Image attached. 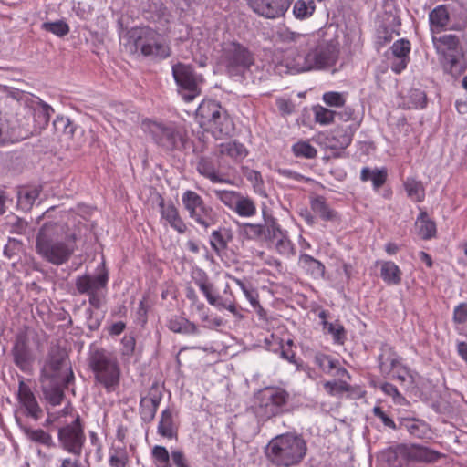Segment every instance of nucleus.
Wrapping results in <instances>:
<instances>
[{
	"label": "nucleus",
	"instance_id": "47",
	"mask_svg": "<svg viewBox=\"0 0 467 467\" xmlns=\"http://www.w3.org/2000/svg\"><path fill=\"white\" fill-rule=\"evenodd\" d=\"M129 462V456L125 448L114 447L109 451L110 467H126Z\"/></svg>",
	"mask_w": 467,
	"mask_h": 467
},
{
	"label": "nucleus",
	"instance_id": "44",
	"mask_svg": "<svg viewBox=\"0 0 467 467\" xmlns=\"http://www.w3.org/2000/svg\"><path fill=\"white\" fill-rule=\"evenodd\" d=\"M234 212L241 217H252L256 213V206L251 198L241 194Z\"/></svg>",
	"mask_w": 467,
	"mask_h": 467
},
{
	"label": "nucleus",
	"instance_id": "4",
	"mask_svg": "<svg viewBox=\"0 0 467 467\" xmlns=\"http://www.w3.org/2000/svg\"><path fill=\"white\" fill-rule=\"evenodd\" d=\"M88 367L95 383L107 392H114L119 386L121 369L117 356L103 348L93 350L88 357Z\"/></svg>",
	"mask_w": 467,
	"mask_h": 467
},
{
	"label": "nucleus",
	"instance_id": "52",
	"mask_svg": "<svg viewBox=\"0 0 467 467\" xmlns=\"http://www.w3.org/2000/svg\"><path fill=\"white\" fill-rule=\"evenodd\" d=\"M293 152L296 157L311 159L316 157L317 150L306 141H300L293 146Z\"/></svg>",
	"mask_w": 467,
	"mask_h": 467
},
{
	"label": "nucleus",
	"instance_id": "27",
	"mask_svg": "<svg viewBox=\"0 0 467 467\" xmlns=\"http://www.w3.org/2000/svg\"><path fill=\"white\" fill-rule=\"evenodd\" d=\"M218 151L221 156H227L237 162L243 161L248 154L244 145L236 140L221 143Z\"/></svg>",
	"mask_w": 467,
	"mask_h": 467
},
{
	"label": "nucleus",
	"instance_id": "9",
	"mask_svg": "<svg viewBox=\"0 0 467 467\" xmlns=\"http://www.w3.org/2000/svg\"><path fill=\"white\" fill-rule=\"evenodd\" d=\"M289 400V394L280 388H265L259 394L257 415L262 420H268L284 411Z\"/></svg>",
	"mask_w": 467,
	"mask_h": 467
},
{
	"label": "nucleus",
	"instance_id": "43",
	"mask_svg": "<svg viewBox=\"0 0 467 467\" xmlns=\"http://www.w3.org/2000/svg\"><path fill=\"white\" fill-rule=\"evenodd\" d=\"M53 112L54 109L48 104L41 101L39 106L35 109L34 119L36 128L39 130L46 128Z\"/></svg>",
	"mask_w": 467,
	"mask_h": 467
},
{
	"label": "nucleus",
	"instance_id": "29",
	"mask_svg": "<svg viewBox=\"0 0 467 467\" xmlns=\"http://www.w3.org/2000/svg\"><path fill=\"white\" fill-rule=\"evenodd\" d=\"M299 265L315 279L324 277L325 265L311 255L301 254L299 256Z\"/></svg>",
	"mask_w": 467,
	"mask_h": 467
},
{
	"label": "nucleus",
	"instance_id": "56",
	"mask_svg": "<svg viewBox=\"0 0 467 467\" xmlns=\"http://www.w3.org/2000/svg\"><path fill=\"white\" fill-rule=\"evenodd\" d=\"M275 240V248L281 254L290 256L295 254L294 246L285 234H281L279 238Z\"/></svg>",
	"mask_w": 467,
	"mask_h": 467
},
{
	"label": "nucleus",
	"instance_id": "1",
	"mask_svg": "<svg viewBox=\"0 0 467 467\" xmlns=\"http://www.w3.org/2000/svg\"><path fill=\"white\" fill-rule=\"evenodd\" d=\"M338 54L337 41L320 40L318 35H316V43L306 45L302 51L289 57L286 66L296 73L322 70L333 67L338 58Z\"/></svg>",
	"mask_w": 467,
	"mask_h": 467
},
{
	"label": "nucleus",
	"instance_id": "22",
	"mask_svg": "<svg viewBox=\"0 0 467 467\" xmlns=\"http://www.w3.org/2000/svg\"><path fill=\"white\" fill-rule=\"evenodd\" d=\"M18 400L26 410V415L35 420H38L42 415V410L39 407L36 399L28 385L20 380L18 386Z\"/></svg>",
	"mask_w": 467,
	"mask_h": 467
},
{
	"label": "nucleus",
	"instance_id": "19",
	"mask_svg": "<svg viewBox=\"0 0 467 467\" xmlns=\"http://www.w3.org/2000/svg\"><path fill=\"white\" fill-rule=\"evenodd\" d=\"M108 280V272L103 269V271L96 276L89 275L78 276L75 281V285L79 294L88 296L105 289Z\"/></svg>",
	"mask_w": 467,
	"mask_h": 467
},
{
	"label": "nucleus",
	"instance_id": "26",
	"mask_svg": "<svg viewBox=\"0 0 467 467\" xmlns=\"http://www.w3.org/2000/svg\"><path fill=\"white\" fill-rule=\"evenodd\" d=\"M41 388L46 399L53 406L59 405L64 398L63 388L67 387L64 381L40 380Z\"/></svg>",
	"mask_w": 467,
	"mask_h": 467
},
{
	"label": "nucleus",
	"instance_id": "63",
	"mask_svg": "<svg viewBox=\"0 0 467 467\" xmlns=\"http://www.w3.org/2000/svg\"><path fill=\"white\" fill-rule=\"evenodd\" d=\"M386 179H387L386 170H384V169L373 170L371 181H372V183H373V186L375 189H379V187H381L385 183Z\"/></svg>",
	"mask_w": 467,
	"mask_h": 467
},
{
	"label": "nucleus",
	"instance_id": "62",
	"mask_svg": "<svg viewBox=\"0 0 467 467\" xmlns=\"http://www.w3.org/2000/svg\"><path fill=\"white\" fill-rule=\"evenodd\" d=\"M152 455L158 463H167L170 460L168 451L162 446H155L152 450Z\"/></svg>",
	"mask_w": 467,
	"mask_h": 467
},
{
	"label": "nucleus",
	"instance_id": "48",
	"mask_svg": "<svg viewBox=\"0 0 467 467\" xmlns=\"http://www.w3.org/2000/svg\"><path fill=\"white\" fill-rule=\"evenodd\" d=\"M263 226L265 229V234L263 235L265 239L275 240L284 234L275 219L272 216H265V224Z\"/></svg>",
	"mask_w": 467,
	"mask_h": 467
},
{
	"label": "nucleus",
	"instance_id": "33",
	"mask_svg": "<svg viewBox=\"0 0 467 467\" xmlns=\"http://www.w3.org/2000/svg\"><path fill=\"white\" fill-rule=\"evenodd\" d=\"M431 29L433 33H439L449 22V13L444 5L435 7L429 15Z\"/></svg>",
	"mask_w": 467,
	"mask_h": 467
},
{
	"label": "nucleus",
	"instance_id": "13",
	"mask_svg": "<svg viewBox=\"0 0 467 467\" xmlns=\"http://www.w3.org/2000/svg\"><path fill=\"white\" fill-rule=\"evenodd\" d=\"M396 459L410 462L431 463L441 459L443 454L431 448L419 444L400 443L393 448Z\"/></svg>",
	"mask_w": 467,
	"mask_h": 467
},
{
	"label": "nucleus",
	"instance_id": "49",
	"mask_svg": "<svg viewBox=\"0 0 467 467\" xmlns=\"http://www.w3.org/2000/svg\"><path fill=\"white\" fill-rule=\"evenodd\" d=\"M242 234L247 239L257 240L264 238L265 229L262 224L244 223L242 226Z\"/></svg>",
	"mask_w": 467,
	"mask_h": 467
},
{
	"label": "nucleus",
	"instance_id": "54",
	"mask_svg": "<svg viewBox=\"0 0 467 467\" xmlns=\"http://www.w3.org/2000/svg\"><path fill=\"white\" fill-rule=\"evenodd\" d=\"M55 130L66 135H72L75 128L71 120L64 116H57L53 121Z\"/></svg>",
	"mask_w": 467,
	"mask_h": 467
},
{
	"label": "nucleus",
	"instance_id": "64",
	"mask_svg": "<svg viewBox=\"0 0 467 467\" xmlns=\"http://www.w3.org/2000/svg\"><path fill=\"white\" fill-rule=\"evenodd\" d=\"M244 174L246 179L253 183L254 187H257L263 184L262 176L259 171L254 170H247Z\"/></svg>",
	"mask_w": 467,
	"mask_h": 467
},
{
	"label": "nucleus",
	"instance_id": "14",
	"mask_svg": "<svg viewBox=\"0 0 467 467\" xmlns=\"http://www.w3.org/2000/svg\"><path fill=\"white\" fill-rule=\"evenodd\" d=\"M64 356L60 353H51L41 369L40 380L64 381L68 385L74 379L71 369L63 371Z\"/></svg>",
	"mask_w": 467,
	"mask_h": 467
},
{
	"label": "nucleus",
	"instance_id": "35",
	"mask_svg": "<svg viewBox=\"0 0 467 467\" xmlns=\"http://www.w3.org/2000/svg\"><path fill=\"white\" fill-rule=\"evenodd\" d=\"M158 433L169 439H171L176 435L173 412L170 409H166L161 412L158 425Z\"/></svg>",
	"mask_w": 467,
	"mask_h": 467
},
{
	"label": "nucleus",
	"instance_id": "7",
	"mask_svg": "<svg viewBox=\"0 0 467 467\" xmlns=\"http://www.w3.org/2000/svg\"><path fill=\"white\" fill-rule=\"evenodd\" d=\"M172 75L183 100L190 102L201 94L203 78L191 66L178 63L172 67Z\"/></svg>",
	"mask_w": 467,
	"mask_h": 467
},
{
	"label": "nucleus",
	"instance_id": "42",
	"mask_svg": "<svg viewBox=\"0 0 467 467\" xmlns=\"http://www.w3.org/2000/svg\"><path fill=\"white\" fill-rule=\"evenodd\" d=\"M354 130L351 126L347 129H337L334 131L332 140L335 141L331 144L335 149H346L352 141Z\"/></svg>",
	"mask_w": 467,
	"mask_h": 467
},
{
	"label": "nucleus",
	"instance_id": "2",
	"mask_svg": "<svg viewBox=\"0 0 467 467\" xmlns=\"http://www.w3.org/2000/svg\"><path fill=\"white\" fill-rule=\"evenodd\" d=\"M74 235L65 236L64 225L45 223L36 236V249L47 262L60 265L68 261L74 253Z\"/></svg>",
	"mask_w": 467,
	"mask_h": 467
},
{
	"label": "nucleus",
	"instance_id": "11",
	"mask_svg": "<svg viewBox=\"0 0 467 467\" xmlns=\"http://www.w3.org/2000/svg\"><path fill=\"white\" fill-rule=\"evenodd\" d=\"M143 126L154 141L167 150H175L182 143V135L174 124L149 120L144 122Z\"/></svg>",
	"mask_w": 467,
	"mask_h": 467
},
{
	"label": "nucleus",
	"instance_id": "41",
	"mask_svg": "<svg viewBox=\"0 0 467 467\" xmlns=\"http://www.w3.org/2000/svg\"><path fill=\"white\" fill-rule=\"evenodd\" d=\"M22 430L29 440L49 448L55 446L52 436L44 430H34L26 426H23Z\"/></svg>",
	"mask_w": 467,
	"mask_h": 467
},
{
	"label": "nucleus",
	"instance_id": "28",
	"mask_svg": "<svg viewBox=\"0 0 467 467\" xmlns=\"http://www.w3.org/2000/svg\"><path fill=\"white\" fill-rule=\"evenodd\" d=\"M400 427L419 439L425 438L430 432L429 425L424 420L419 419L404 418L400 420Z\"/></svg>",
	"mask_w": 467,
	"mask_h": 467
},
{
	"label": "nucleus",
	"instance_id": "60",
	"mask_svg": "<svg viewBox=\"0 0 467 467\" xmlns=\"http://www.w3.org/2000/svg\"><path fill=\"white\" fill-rule=\"evenodd\" d=\"M453 322L463 324L467 321V302L459 304L453 311Z\"/></svg>",
	"mask_w": 467,
	"mask_h": 467
},
{
	"label": "nucleus",
	"instance_id": "15",
	"mask_svg": "<svg viewBox=\"0 0 467 467\" xmlns=\"http://www.w3.org/2000/svg\"><path fill=\"white\" fill-rule=\"evenodd\" d=\"M13 360L16 366L23 372H29L35 361V354L30 347V342L26 333H19L16 336L15 344L11 350Z\"/></svg>",
	"mask_w": 467,
	"mask_h": 467
},
{
	"label": "nucleus",
	"instance_id": "12",
	"mask_svg": "<svg viewBox=\"0 0 467 467\" xmlns=\"http://www.w3.org/2000/svg\"><path fill=\"white\" fill-rule=\"evenodd\" d=\"M57 439L63 450L77 457L81 455L86 436L78 416L72 423L58 430Z\"/></svg>",
	"mask_w": 467,
	"mask_h": 467
},
{
	"label": "nucleus",
	"instance_id": "55",
	"mask_svg": "<svg viewBox=\"0 0 467 467\" xmlns=\"http://www.w3.org/2000/svg\"><path fill=\"white\" fill-rule=\"evenodd\" d=\"M336 111L318 107L315 109V119L322 125H328L334 121Z\"/></svg>",
	"mask_w": 467,
	"mask_h": 467
},
{
	"label": "nucleus",
	"instance_id": "40",
	"mask_svg": "<svg viewBox=\"0 0 467 467\" xmlns=\"http://www.w3.org/2000/svg\"><path fill=\"white\" fill-rule=\"evenodd\" d=\"M311 209L323 220L333 221L337 219V213L329 208L325 199L321 196H318L311 201Z\"/></svg>",
	"mask_w": 467,
	"mask_h": 467
},
{
	"label": "nucleus",
	"instance_id": "53",
	"mask_svg": "<svg viewBox=\"0 0 467 467\" xmlns=\"http://www.w3.org/2000/svg\"><path fill=\"white\" fill-rule=\"evenodd\" d=\"M158 407V405L151 404L148 400L141 398L140 408L142 420L145 422H150L156 415Z\"/></svg>",
	"mask_w": 467,
	"mask_h": 467
},
{
	"label": "nucleus",
	"instance_id": "34",
	"mask_svg": "<svg viewBox=\"0 0 467 467\" xmlns=\"http://www.w3.org/2000/svg\"><path fill=\"white\" fill-rule=\"evenodd\" d=\"M39 194L40 190L37 187L22 188L17 193L18 207L25 212L30 211Z\"/></svg>",
	"mask_w": 467,
	"mask_h": 467
},
{
	"label": "nucleus",
	"instance_id": "21",
	"mask_svg": "<svg viewBox=\"0 0 467 467\" xmlns=\"http://www.w3.org/2000/svg\"><path fill=\"white\" fill-rule=\"evenodd\" d=\"M159 206L161 219L165 220L171 228L179 234H184L187 231L186 223L171 201L164 202V200L161 198Z\"/></svg>",
	"mask_w": 467,
	"mask_h": 467
},
{
	"label": "nucleus",
	"instance_id": "58",
	"mask_svg": "<svg viewBox=\"0 0 467 467\" xmlns=\"http://www.w3.org/2000/svg\"><path fill=\"white\" fill-rule=\"evenodd\" d=\"M142 399L144 400H148L150 402H151V404H156V405H160V402L162 399V389H161V387L157 385V384H153L149 391H148V394L144 397H141Z\"/></svg>",
	"mask_w": 467,
	"mask_h": 467
},
{
	"label": "nucleus",
	"instance_id": "45",
	"mask_svg": "<svg viewBox=\"0 0 467 467\" xmlns=\"http://www.w3.org/2000/svg\"><path fill=\"white\" fill-rule=\"evenodd\" d=\"M213 192L219 201L233 211L241 196V193L235 191L214 189Z\"/></svg>",
	"mask_w": 467,
	"mask_h": 467
},
{
	"label": "nucleus",
	"instance_id": "31",
	"mask_svg": "<svg viewBox=\"0 0 467 467\" xmlns=\"http://www.w3.org/2000/svg\"><path fill=\"white\" fill-rule=\"evenodd\" d=\"M401 271L400 267L391 261L381 263L380 276L388 285H399L401 282Z\"/></svg>",
	"mask_w": 467,
	"mask_h": 467
},
{
	"label": "nucleus",
	"instance_id": "57",
	"mask_svg": "<svg viewBox=\"0 0 467 467\" xmlns=\"http://www.w3.org/2000/svg\"><path fill=\"white\" fill-rule=\"evenodd\" d=\"M324 102L331 107H340L345 103V99L338 92H327L323 96Z\"/></svg>",
	"mask_w": 467,
	"mask_h": 467
},
{
	"label": "nucleus",
	"instance_id": "39",
	"mask_svg": "<svg viewBox=\"0 0 467 467\" xmlns=\"http://www.w3.org/2000/svg\"><path fill=\"white\" fill-rule=\"evenodd\" d=\"M404 188L407 196L413 202H422L425 197L424 187L420 181H416L413 178H407L404 182Z\"/></svg>",
	"mask_w": 467,
	"mask_h": 467
},
{
	"label": "nucleus",
	"instance_id": "46",
	"mask_svg": "<svg viewBox=\"0 0 467 467\" xmlns=\"http://www.w3.org/2000/svg\"><path fill=\"white\" fill-rule=\"evenodd\" d=\"M315 9L314 1L297 0L294 5L293 13L296 18L305 19L311 16Z\"/></svg>",
	"mask_w": 467,
	"mask_h": 467
},
{
	"label": "nucleus",
	"instance_id": "59",
	"mask_svg": "<svg viewBox=\"0 0 467 467\" xmlns=\"http://www.w3.org/2000/svg\"><path fill=\"white\" fill-rule=\"evenodd\" d=\"M328 332L332 335L333 339L336 343L343 344L345 339V330L343 326L339 324H327Z\"/></svg>",
	"mask_w": 467,
	"mask_h": 467
},
{
	"label": "nucleus",
	"instance_id": "51",
	"mask_svg": "<svg viewBox=\"0 0 467 467\" xmlns=\"http://www.w3.org/2000/svg\"><path fill=\"white\" fill-rule=\"evenodd\" d=\"M324 389L331 396H337L350 389L349 384L343 379L327 381L324 383Z\"/></svg>",
	"mask_w": 467,
	"mask_h": 467
},
{
	"label": "nucleus",
	"instance_id": "32",
	"mask_svg": "<svg viewBox=\"0 0 467 467\" xmlns=\"http://www.w3.org/2000/svg\"><path fill=\"white\" fill-rule=\"evenodd\" d=\"M418 235L423 239L428 240L435 236L436 224L433 221L428 218L425 212H421L415 223Z\"/></svg>",
	"mask_w": 467,
	"mask_h": 467
},
{
	"label": "nucleus",
	"instance_id": "50",
	"mask_svg": "<svg viewBox=\"0 0 467 467\" xmlns=\"http://www.w3.org/2000/svg\"><path fill=\"white\" fill-rule=\"evenodd\" d=\"M42 27L47 31L50 32L57 36H64L68 34L69 32V26L68 25L62 21H55V22H46L42 25Z\"/></svg>",
	"mask_w": 467,
	"mask_h": 467
},
{
	"label": "nucleus",
	"instance_id": "30",
	"mask_svg": "<svg viewBox=\"0 0 467 467\" xmlns=\"http://www.w3.org/2000/svg\"><path fill=\"white\" fill-rule=\"evenodd\" d=\"M167 327L174 333L186 335H195L199 333V329L194 323L180 316L172 317L168 321Z\"/></svg>",
	"mask_w": 467,
	"mask_h": 467
},
{
	"label": "nucleus",
	"instance_id": "36",
	"mask_svg": "<svg viewBox=\"0 0 467 467\" xmlns=\"http://www.w3.org/2000/svg\"><path fill=\"white\" fill-rule=\"evenodd\" d=\"M232 238L233 236L230 230L226 228H220L212 233L210 244L216 253H220L227 248L228 243Z\"/></svg>",
	"mask_w": 467,
	"mask_h": 467
},
{
	"label": "nucleus",
	"instance_id": "6",
	"mask_svg": "<svg viewBox=\"0 0 467 467\" xmlns=\"http://www.w3.org/2000/svg\"><path fill=\"white\" fill-rule=\"evenodd\" d=\"M182 202L189 217L200 227L207 230L217 223V213L197 192L187 190L182 196Z\"/></svg>",
	"mask_w": 467,
	"mask_h": 467
},
{
	"label": "nucleus",
	"instance_id": "8",
	"mask_svg": "<svg viewBox=\"0 0 467 467\" xmlns=\"http://www.w3.org/2000/svg\"><path fill=\"white\" fill-rule=\"evenodd\" d=\"M222 63L231 75L244 73L254 63L252 54L236 42L225 43L223 47Z\"/></svg>",
	"mask_w": 467,
	"mask_h": 467
},
{
	"label": "nucleus",
	"instance_id": "20",
	"mask_svg": "<svg viewBox=\"0 0 467 467\" xmlns=\"http://www.w3.org/2000/svg\"><path fill=\"white\" fill-rule=\"evenodd\" d=\"M392 55L391 70L396 74H400L410 62V43L409 40L401 38L393 43L390 47Z\"/></svg>",
	"mask_w": 467,
	"mask_h": 467
},
{
	"label": "nucleus",
	"instance_id": "5",
	"mask_svg": "<svg viewBox=\"0 0 467 467\" xmlns=\"http://www.w3.org/2000/svg\"><path fill=\"white\" fill-rule=\"evenodd\" d=\"M306 451L305 441L296 435L291 434L277 436L267 446V455L270 460L274 463L285 467L299 463Z\"/></svg>",
	"mask_w": 467,
	"mask_h": 467
},
{
	"label": "nucleus",
	"instance_id": "37",
	"mask_svg": "<svg viewBox=\"0 0 467 467\" xmlns=\"http://www.w3.org/2000/svg\"><path fill=\"white\" fill-rule=\"evenodd\" d=\"M197 171L202 176L208 178L213 182H228L218 175L217 169L213 162L206 158H202L197 164Z\"/></svg>",
	"mask_w": 467,
	"mask_h": 467
},
{
	"label": "nucleus",
	"instance_id": "3",
	"mask_svg": "<svg viewBox=\"0 0 467 467\" xmlns=\"http://www.w3.org/2000/svg\"><path fill=\"white\" fill-rule=\"evenodd\" d=\"M125 48L131 54L140 52L144 57L164 59L171 49L161 34L148 27H134L127 32Z\"/></svg>",
	"mask_w": 467,
	"mask_h": 467
},
{
	"label": "nucleus",
	"instance_id": "38",
	"mask_svg": "<svg viewBox=\"0 0 467 467\" xmlns=\"http://www.w3.org/2000/svg\"><path fill=\"white\" fill-rule=\"evenodd\" d=\"M313 362L325 374H331L339 364L337 359L319 351L314 353Z\"/></svg>",
	"mask_w": 467,
	"mask_h": 467
},
{
	"label": "nucleus",
	"instance_id": "61",
	"mask_svg": "<svg viewBox=\"0 0 467 467\" xmlns=\"http://www.w3.org/2000/svg\"><path fill=\"white\" fill-rule=\"evenodd\" d=\"M372 411L373 414L382 421L384 426L389 427L392 430H397L395 422L381 410L380 407H374Z\"/></svg>",
	"mask_w": 467,
	"mask_h": 467
},
{
	"label": "nucleus",
	"instance_id": "10",
	"mask_svg": "<svg viewBox=\"0 0 467 467\" xmlns=\"http://www.w3.org/2000/svg\"><path fill=\"white\" fill-rule=\"evenodd\" d=\"M432 43L437 53L441 57L444 69L454 75L459 73L458 64L462 56L459 38L455 35L432 36Z\"/></svg>",
	"mask_w": 467,
	"mask_h": 467
},
{
	"label": "nucleus",
	"instance_id": "18",
	"mask_svg": "<svg viewBox=\"0 0 467 467\" xmlns=\"http://www.w3.org/2000/svg\"><path fill=\"white\" fill-rule=\"evenodd\" d=\"M379 367L382 371H393V379L399 380L405 387L413 383V377L410 371L400 365L398 358L391 353H383L379 357Z\"/></svg>",
	"mask_w": 467,
	"mask_h": 467
},
{
	"label": "nucleus",
	"instance_id": "17",
	"mask_svg": "<svg viewBox=\"0 0 467 467\" xmlns=\"http://www.w3.org/2000/svg\"><path fill=\"white\" fill-rule=\"evenodd\" d=\"M275 43L297 46L301 51L306 45L316 43V34H303L292 31L285 26H278L273 35Z\"/></svg>",
	"mask_w": 467,
	"mask_h": 467
},
{
	"label": "nucleus",
	"instance_id": "23",
	"mask_svg": "<svg viewBox=\"0 0 467 467\" xmlns=\"http://www.w3.org/2000/svg\"><path fill=\"white\" fill-rule=\"evenodd\" d=\"M222 110V107L213 100L202 101L196 110V118L199 119L201 127L205 129L207 126H211V122L220 117Z\"/></svg>",
	"mask_w": 467,
	"mask_h": 467
},
{
	"label": "nucleus",
	"instance_id": "25",
	"mask_svg": "<svg viewBox=\"0 0 467 467\" xmlns=\"http://www.w3.org/2000/svg\"><path fill=\"white\" fill-rule=\"evenodd\" d=\"M204 130H210L216 139H222L232 134L234 122L227 112L223 109L220 117L216 118L213 122H211V126H207Z\"/></svg>",
	"mask_w": 467,
	"mask_h": 467
},
{
	"label": "nucleus",
	"instance_id": "16",
	"mask_svg": "<svg viewBox=\"0 0 467 467\" xmlns=\"http://www.w3.org/2000/svg\"><path fill=\"white\" fill-rule=\"evenodd\" d=\"M292 0H247L254 12L270 19L284 16Z\"/></svg>",
	"mask_w": 467,
	"mask_h": 467
},
{
	"label": "nucleus",
	"instance_id": "24",
	"mask_svg": "<svg viewBox=\"0 0 467 467\" xmlns=\"http://www.w3.org/2000/svg\"><path fill=\"white\" fill-rule=\"evenodd\" d=\"M199 287L205 296L210 305L214 306L218 308L227 309L234 315L238 314L234 302L228 298L223 299L219 296H217L212 284L202 282L199 284Z\"/></svg>",
	"mask_w": 467,
	"mask_h": 467
}]
</instances>
